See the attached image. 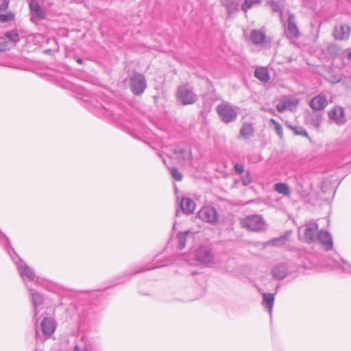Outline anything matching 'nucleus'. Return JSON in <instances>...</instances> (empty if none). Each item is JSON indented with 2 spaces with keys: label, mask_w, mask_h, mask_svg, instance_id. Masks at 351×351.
I'll use <instances>...</instances> for the list:
<instances>
[{
  "label": "nucleus",
  "mask_w": 351,
  "mask_h": 351,
  "mask_svg": "<svg viewBox=\"0 0 351 351\" xmlns=\"http://www.w3.org/2000/svg\"><path fill=\"white\" fill-rule=\"evenodd\" d=\"M0 234H1V235H2L3 237H4L5 238V239H6L8 241H8V238H7V237L3 234V233L1 230H0Z\"/></svg>",
  "instance_id": "48"
},
{
  "label": "nucleus",
  "mask_w": 351,
  "mask_h": 351,
  "mask_svg": "<svg viewBox=\"0 0 351 351\" xmlns=\"http://www.w3.org/2000/svg\"><path fill=\"white\" fill-rule=\"evenodd\" d=\"M29 8L31 13L30 20L32 22L36 23L38 21H41L46 18L45 10L38 1L30 0L29 2Z\"/></svg>",
  "instance_id": "7"
},
{
  "label": "nucleus",
  "mask_w": 351,
  "mask_h": 351,
  "mask_svg": "<svg viewBox=\"0 0 351 351\" xmlns=\"http://www.w3.org/2000/svg\"><path fill=\"white\" fill-rule=\"evenodd\" d=\"M189 234H190L189 231L184 232H179L177 234V239H178V247L180 250H182L185 247L186 237Z\"/></svg>",
  "instance_id": "28"
},
{
  "label": "nucleus",
  "mask_w": 351,
  "mask_h": 351,
  "mask_svg": "<svg viewBox=\"0 0 351 351\" xmlns=\"http://www.w3.org/2000/svg\"><path fill=\"white\" fill-rule=\"evenodd\" d=\"M8 0H0V10H5L8 8Z\"/></svg>",
  "instance_id": "39"
},
{
  "label": "nucleus",
  "mask_w": 351,
  "mask_h": 351,
  "mask_svg": "<svg viewBox=\"0 0 351 351\" xmlns=\"http://www.w3.org/2000/svg\"><path fill=\"white\" fill-rule=\"evenodd\" d=\"M269 3L274 12H280L281 14L282 13V9L278 3L274 1H271Z\"/></svg>",
  "instance_id": "37"
},
{
  "label": "nucleus",
  "mask_w": 351,
  "mask_h": 351,
  "mask_svg": "<svg viewBox=\"0 0 351 351\" xmlns=\"http://www.w3.org/2000/svg\"><path fill=\"white\" fill-rule=\"evenodd\" d=\"M162 160H163V162H164V164H165L166 166H167L166 160H165V158H163Z\"/></svg>",
  "instance_id": "50"
},
{
  "label": "nucleus",
  "mask_w": 351,
  "mask_h": 351,
  "mask_svg": "<svg viewBox=\"0 0 351 351\" xmlns=\"http://www.w3.org/2000/svg\"><path fill=\"white\" fill-rule=\"evenodd\" d=\"M337 185L333 183L329 177H326L322 182L321 189L324 193L335 192Z\"/></svg>",
  "instance_id": "21"
},
{
  "label": "nucleus",
  "mask_w": 351,
  "mask_h": 351,
  "mask_svg": "<svg viewBox=\"0 0 351 351\" xmlns=\"http://www.w3.org/2000/svg\"><path fill=\"white\" fill-rule=\"evenodd\" d=\"M222 4L226 7L229 15H231L239 10V3L234 0H223Z\"/></svg>",
  "instance_id": "23"
},
{
  "label": "nucleus",
  "mask_w": 351,
  "mask_h": 351,
  "mask_svg": "<svg viewBox=\"0 0 351 351\" xmlns=\"http://www.w3.org/2000/svg\"><path fill=\"white\" fill-rule=\"evenodd\" d=\"M270 122L272 123L274 126H275V130H276V132L277 133V134L280 137L282 138V135H283V131H282V126L280 125V123L278 122H277L275 119H270Z\"/></svg>",
  "instance_id": "35"
},
{
  "label": "nucleus",
  "mask_w": 351,
  "mask_h": 351,
  "mask_svg": "<svg viewBox=\"0 0 351 351\" xmlns=\"http://www.w3.org/2000/svg\"><path fill=\"white\" fill-rule=\"evenodd\" d=\"M176 99L180 104L187 106L195 104L197 101L198 96L190 84H184L178 87Z\"/></svg>",
  "instance_id": "2"
},
{
  "label": "nucleus",
  "mask_w": 351,
  "mask_h": 351,
  "mask_svg": "<svg viewBox=\"0 0 351 351\" xmlns=\"http://www.w3.org/2000/svg\"><path fill=\"white\" fill-rule=\"evenodd\" d=\"M328 104L326 97L323 95L314 97L310 101V106L314 110H322Z\"/></svg>",
  "instance_id": "15"
},
{
  "label": "nucleus",
  "mask_w": 351,
  "mask_h": 351,
  "mask_svg": "<svg viewBox=\"0 0 351 351\" xmlns=\"http://www.w3.org/2000/svg\"><path fill=\"white\" fill-rule=\"evenodd\" d=\"M350 29L349 26L337 25L334 28L333 36L336 40H347L349 38Z\"/></svg>",
  "instance_id": "13"
},
{
  "label": "nucleus",
  "mask_w": 351,
  "mask_h": 351,
  "mask_svg": "<svg viewBox=\"0 0 351 351\" xmlns=\"http://www.w3.org/2000/svg\"><path fill=\"white\" fill-rule=\"evenodd\" d=\"M265 33L261 29H253L250 32V40L255 45H263L266 43Z\"/></svg>",
  "instance_id": "16"
},
{
  "label": "nucleus",
  "mask_w": 351,
  "mask_h": 351,
  "mask_svg": "<svg viewBox=\"0 0 351 351\" xmlns=\"http://www.w3.org/2000/svg\"><path fill=\"white\" fill-rule=\"evenodd\" d=\"M254 134V128L252 123H244L240 130L239 136L244 139H249L253 136Z\"/></svg>",
  "instance_id": "19"
},
{
  "label": "nucleus",
  "mask_w": 351,
  "mask_h": 351,
  "mask_svg": "<svg viewBox=\"0 0 351 351\" xmlns=\"http://www.w3.org/2000/svg\"><path fill=\"white\" fill-rule=\"evenodd\" d=\"M263 298L262 304L265 308L268 309L269 313L271 314L274 303V295L272 293H264Z\"/></svg>",
  "instance_id": "22"
},
{
  "label": "nucleus",
  "mask_w": 351,
  "mask_h": 351,
  "mask_svg": "<svg viewBox=\"0 0 351 351\" xmlns=\"http://www.w3.org/2000/svg\"><path fill=\"white\" fill-rule=\"evenodd\" d=\"M195 256L197 261L201 263L207 265L213 262V254L207 247H199L196 251Z\"/></svg>",
  "instance_id": "11"
},
{
  "label": "nucleus",
  "mask_w": 351,
  "mask_h": 351,
  "mask_svg": "<svg viewBox=\"0 0 351 351\" xmlns=\"http://www.w3.org/2000/svg\"><path fill=\"white\" fill-rule=\"evenodd\" d=\"M271 273L274 278L282 280L286 277L287 274V269L285 265H276L272 269Z\"/></svg>",
  "instance_id": "20"
},
{
  "label": "nucleus",
  "mask_w": 351,
  "mask_h": 351,
  "mask_svg": "<svg viewBox=\"0 0 351 351\" xmlns=\"http://www.w3.org/2000/svg\"><path fill=\"white\" fill-rule=\"evenodd\" d=\"M12 46L9 41L7 40L6 38L0 36V51H4L9 49Z\"/></svg>",
  "instance_id": "32"
},
{
  "label": "nucleus",
  "mask_w": 351,
  "mask_h": 351,
  "mask_svg": "<svg viewBox=\"0 0 351 351\" xmlns=\"http://www.w3.org/2000/svg\"><path fill=\"white\" fill-rule=\"evenodd\" d=\"M341 269L345 271L351 273V266L344 261L343 263V265L341 266Z\"/></svg>",
  "instance_id": "40"
},
{
  "label": "nucleus",
  "mask_w": 351,
  "mask_h": 351,
  "mask_svg": "<svg viewBox=\"0 0 351 351\" xmlns=\"http://www.w3.org/2000/svg\"><path fill=\"white\" fill-rule=\"evenodd\" d=\"M217 111L221 120L226 123L232 122L237 118V109L229 103L224 102L218 105Z\"/></svg>",
  "instance_id": "4"
},
{
  "label": "nucleus",
  "mask_w": 351,
  "mask_h": 351,
  "mask_svg": "<svg viewBox=\"0 0 351 351\" xmlns=\"http://www.w3.org/2000/svg\"><path fill=\"white\" fill-rule=\"evenodd\" d=\"M130 82L131 90L136 95H141L147 86L144 75L138 73L132 74L130 77Z\"/></svg>",
  "instance_id": "5"
},
{
  "label": "nucleus",
  "mask_w": 351,
  "mask_h": 351,
  "mask_svg": "<svg viewBox=\"0 0 351 351\" xmlns=\"http://www.w3.org/2000/svg\"><path fill=\"white\" fill-rule=\"evenodd\" d=\"M180 208L186 214L192 213L195 208V204L193 200L186 197H182L180 203Z\"/></svg>",
  "instance_id": "18"
},
{
  "label": "nucleus",
  "mask_w": 351,
  "mask_h": 351,
  "mask_svg": "<svg viewBox=\"0 0 351 351\" xmlns=\"http://www.w3.org/2000/svg\"><path fill=\"white\" fill-rule=\"evenodd\" d=\"M73 351H80L78 346H75Z\"/></svg>",
  "instance_id": "49"
},
{
  "label": "nucleus",
  "mask_w": 351,
  "mask_h": 351,
  "mask_svg": "<svg viewBox=\"0 0 351 351\" xmlns=\"http://www.w3.org/2000/svg\"><path fill=\"white\" fill-rule=\"evenodd\" d=\"M241 225L243 228L253 232L264 231L267 229L265 221L257 215L245 217L241 221Z\"/></svg>",
  "instance_id": "3"
},
{
  "label": "nucleus",
  "mask_w": 351,
  "mask_h": 351,
  "mask_svg": "<svg viewBox=\"0 0 351 351\" xmlns=\"http://www.w3.org/2000/svg\"><path fill=\"white\" fill-rule=\"evenodd\" d=\"M3 36L10 42L11 46L15 45L20 40L19 33L16 30L6 32Z\"/></svg>",
  "instance_id": "26"
},
{
  "label": "nucleus",
  "mask_w": 351,
  "mask_h": 351,
  "mask_svg": "<svg viewBox=\"0 0 351 351\" xmlns=\"http://www.w3.org/2000/svg\"><path fill=\"white\" fill-rule=\"evenodd\" d=\"M174 190H175V193H176V195H178V190L176 185H174ZM177 198H178V196H177Z\"/></svg>",
  "instance_id": "45"
},
{
  "label": "nucleus",
  "mask_w": 351,
  "mask_h": 351,
  "mask_svg": "<svg viewBox=\"0 0 351 351\" xmlns=\"http://www.w3.org/2000/svg\"><path fill=\"white\" fill-rule=\"evenodd\" d=\"M254 75L257 79L263 82H267L269 80L268 71L265 67L257 68L255 71Z\"/></svg>",
  "instance_id": "25"
},
{
  "label": "nucleus",
  "mask_w": 351,
  "mask_h": 351,
  "mask_svg": "<svg viewBox=\"0 0 351 351\" xmlns=\"http://www.w3.org/2000/svg\"><path fill=\"white\" fill-rule=\"evenodd\" d=\"M40 328L46 336H50L55 330V325L52 319L45 317L41 322Z\"/></svg>",
  "instance_id": "17"
},
{
  "label": "nucleus",
  "mask_w": 351,
  "mask_h": 351,
  "mask_svg": "<svg viewBox=\"0 0 351 351\" xmlns=\"http://www.w3.org/2000/svg\"><path fill=\"white\" fill-rule=\"evenodd\" d=\"M287 237L286 236H282L280 237L276 238L273 240L268 241L267 243V245L271 246H279L285 243V242L287 240Z\"/></svg>",
  "instance_id": "30"
},
{
  "label": "nucleus",
  "mask_w": 351,
  "mask_h": 351,
  "mask_svg": "<svg viewBox=\"0 0 351 351\" xmlns=\"http://www.w3.org/2000/svg\"><path fill=\"white\" fill-rule=\"evenodd\" d=\"M82 62H83V61H82V60L81 58H78V59L77 60V62L78 64H82Z\"/></svg>",
  "instance_id": "47"
},
{
  "label": "nucleus",
  "mask_w": 351,
  "mask_h": 351,
  "mask_svg": "<svg viewBox=\"0 0 351 351\" xmlns=\"http://www.w3.org/2000/svg\"><path fill=\"white\" fill-rule=\"evenodd\" d=\"M274 190L283 195H290V189L285 183H276L274 185Z\"/></svg>",
  "instance_id": "27"
},
{
  "label": "nucleus",
  "mask_w": 351,
  "mask_h": 351,
  "mask_svg": "<svg viewBox=\"0 0 351 351\" xmlns=\"http://www.w3.org/2000/svg\"><path fill=\"white\" fill-rule=\"evenodd\" d=\"M289 103H292L291 99L281 100L276 106L277 111L278 112H284L289 107Z\"/></svg>",
  "instance_id": "31"
},
{
  "label": "nucleus",
  "mask_w": 351,
  "mask_h": 351,
  "mask_svg": "<svg viewBox=\"0 0 351 351\" xmlns=\"http://www.w3.org/2000/svg\"><path fill=\"white\" fill-rule=\"evenodd\" d=\"M14 255L17 260H15L14 257L12 258L15 261L18 271L23 281L25 282L27 280H34L36 278V274L34 270L30 268L25 263H24L20 258H19L16 254H14Z\"/></svg>",
  "instance_id": "6"
},
{
  "label": "nucleus",
  "mask_w": 351,
  "mask_h": 351,
  "mask_svg": "<svg viewBox=\"0 0 351 351\" xmlns=\"http://www.w3.org/2000/svg\"><path fill=\"white\" fill-rule=\"evenodd\" d=\"M346 58L351 62V49H348L345 51Z\"/></svg>",
  "instance_id": "43"
},
{
  "label": "nucleus",
  "mask_w": 351,
  "mask_h": 351,
  "mask_svg": "<svg viewBox=\"0 0 351 351\" xmlns=\"http://www.w3.org/2000/svg\"><path fill=\"white\" fill-rule=\"evenodd\" d=\"M319 226L315 221L305 226L303 240L307 243H312L317 239Z\"/></svg>",
  "instance_id": "8"
},
{
  "label": "nucleus",
  "mask_w": 351,
  "mask_h": 351,
  "mask_svg": "<svg viewBox=\"0 0 351 351\" xmlns=\"http://www.w3.org/2000/svg\"><path fill=\"white\" fill-rule=\"evenodd\" d=\"M198 217L210 223H214L217 221V213L215 208L211 206L203 207L197 213Z\"/></svg>",
  "instance_id": "10"
},
{
  "label": "nucleus",
  "mask_w": 351,
  "mask_h": 351,
  "mask_svg": "<svg viewBox=\"0 0 351 351\" xmlns=\"http://www.w3.org/2000/svg\"><path fill=\"white\" fill-rule=\"evenodd\" d=\"M317 240L324 246L326 250H330L332 248L333 242L330 234L327 231H319Z\"/></svg>",
  "instance_id": "14"
},
{
  "label": "nucleus",
  "mask_w": 351,
  "mask_h": 351,
  "mask_svg": "<svg viewBox=\"0 0 351 351\" xmlns=\"http://www.w3.org/2000/svg\"><path fill=\"white\" fill-rule=\"evenodd\" d=\"M234 170L237 173L242 174L244 172V166L242 164H236L234 165Z\"/></svg>",
  "instance_id": "38"
},
{
  "label": "nucleus",
  "mask_w": 351,
  "mask_h": 351,
  "mask_svg": "<svg viewBox=\"0 0 351 351\" xmlns=\"http://www.w3.org/2000/svg\"><path fill=\"white\" fill-rule=\"evenodd\" d=\"M267 111L271 114H274V112H275L274 110L271 109V108L267 110Z\"/></svg>",
  "instance_id": "46"
},
{
  "label": "nucleus",
  "mask_w": 351,
  "mask_h": 351,
  "mask_svg": "<svg viewBox=\"0 0 351 351\" xmlns=\"http://www.w3.org/2000/svg\"><path fill=\"white\" fill-rule=\"evenodd\" d=\"M285 32L289 39H297L300 36V32L295 23V17L293 14H289L288 21L285 26Z\"/></svg>",
  "instance_id": "9"
},
{
  "label": "nucleus",
  "mask_w": 351,
  "mask_h": 351,
  "mask_svg": "<svg viewBox=\"0 0 351 351\" xmlns=\"http://www.w3.org/2000/svg\"><path fill=\"white\" fill-rule=\"evenodd\" d=\"M292 103H289V107H287V109L292 110L293 108H295L297 106L298 102L295 101L291 100Z\"/></svg>",
  "instance_id": "42"
},
{
  "label": "nucleus",
  "mask_w": 351,
  "mask_h": 351,
  "mask_svg": "<svg viewBox=\"0 0 351 351\" xmlns=\"http://www.w3.org/2000/svg\"><path fill=\"white\" fill-rule=\"evenodd\" d=\"M291 128L294 131V133L297 135L307 136V132L301 127H291Z\"/></svg>",
  "instance_id": "36"
},
{
  "label": "nucleus",
  "mask_w": 351,
  "mask_h": 351,
  "mask_svg": "<svg viewBox=\"0 0 351 351\" xmlns=\"http://www.w3.org/2000/svg\"><path fill=\"white\" fill-rule=\"evenodd\" d=\"M36 337L38 338V330H36Z\"/></svg>",
  "instance_id": "51"
},
{
  "label": "nucleus",
  "mask_w": 351,
  "mask_h": 351,
  "mask_svg": "<svg viewBox=\"0 0 351 351\" xmlns=\"http://www.w3.org/2000/svg\"><path fill=\"white\" fill-rule=\"evenodd\" d=\"M330 119L338 123H341L343 118V110L341 108H335L328 112Z\"/></svg>",
  "instance_id": "24"
},
{
  "label": "nucleus",
  "mask_w": 351,
  "mask_h": 351,
  "mask_svg": "<svg viewBox=\"0 0 351 351\" xmlns=\"http://www.w3.org/2000/svg\"><path fill=\"white\" fill-rule=\"evenodd\" d=\"M14 18V16L12 12H9L7 14L0 13V22H1V23L9 22V21L13 20Z\"/></svg>",
  "instance_id": "34"
},
{
  "label": "nucleus",
  "mask_w": 351,
  "mask_h": 351,
  "mask_svg": "<svg viewBox=\"0 0 351 351\" xmlns=\"http://www.w3.org/2000/svg\"><path fill=\"white\" fill-rule=\"evenodd\" d=\"M252 182V177H240L239 179L235 180V184L242 183L243 186H247Z\"/></svg>",
  "instance_id": "33"
},
{
  "label": "nucleus",
  "mask_w": 351,
  "mask_h": 351,
  "mask_svg": "<svg viewBox=\"0 0 351 351\" xmlns=\"http://www.w3.org/2000/svg\"><path fill=\"white\" fill-rule=\"evenodd\" d=\"M175 180L177 182H180L182 180V177H173Z\"/></svg>",
  "instance_id": "44"
},
{
  "label": "nucleus",
  "mask_w": 351,
  "mask_h": 351,
  "mask_svg": "<svg viewBox=\"0 0 351 351\" xmlns=\"http://www.w3.org/2000/svg\"><path fill=\"white\" fill-rule=\"evenodd\" d=\"M261 3V0H245L244 3L242 4L241 9L246 13L249 9L252 8L255 5L260 4Z\"/></svg>",
  "instance_id": "29"
},
{
  "label": "nucleus",
  "mask_w": 351,
  "mask_h": 351,
  "mask_svg": "<svg viewBox=\"0 0 351 351\" xmlns=\"http://www.w3.org/2000/svg\"><path fill=\"white\" fill-rule=\"evenodd\" d=\"M169 169H170V172L171 173V176H180V174L178 173V169L176 167H169Z\"/></svg>",
  "instance_id": "41"
},
{
  "label": "nucleus",
  "mask_w": 351,
  "mask_h": 351,
  "mask_svg": "<svg viewBox=\"0 0 351 351\" xmlns=\"http://www.w3.org/2000/svg\"><path fill=\"white\" fill-rule=\"evenodd\" d=\"M26 286L30 292L32 304L34 307V319L36 321V323H37L38 321V319L37 318V315L38 313V308L43 304V298L42 295L40 294L38 292L34 291L32 288H29L27 285Z\"/></svg>",
  "instance_id": "12"
},
{
  "label": "nucleus",
  "mask_w": 351,
  "mask_h": 351,
  "mask_svg": "<svg viewBox=\"0 0 351 351\" xmlns=\"http://www.w3.org/2000/svg\"><path fill=\"white\" fill-rule=\"evenodd\" d=\"M162 152L171 160H176L180 164H188L191 161L190 150L184 145L166 146Z\"/></svg>",
  "instance_id": "1"
}]
</instances>
